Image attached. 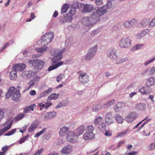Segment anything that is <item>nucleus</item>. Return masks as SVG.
I'll return each mask as SVG.
<instances>
[{"instance_id":"nucleus-1","label":"nucleus","mask_w":155,"mask_h":155,"mask_svg":"<svg viewBox=\"0 0 155 155\" xmlns=\"http://www.w3.org/2000/svg\"><path fill=\"white\" fill-rule=\"evenodd\" d=\"M54 37V34L53 32H48L42 36L41 39V44L45 47L37 48H35L36 51L40 53H43L46 51L48 48L46 46L51 42Z\"/></svg>"},{"instance_id":"nucleus-29","label":"nucleus","mask_w":155,"mask_h":155,"mask_svg":"<svg viewBox=\"0 0 155 155\" xmlns=\"http://www.w3.org/2000/svg\"><path fill=\"white\" fill-rule=\"evenodd\" d=\"M10 77L11 80H15L17 77L16 71H15L13 70V71L10 73Z\"/></svg>"},{"instance_id":"nucleus-50","label":"nucleus","mask_w":155,"mask_h":155,"mask_svg":"<svg viewBox=\"0 0 155 155\" xmlns=\"http://www.w3.org/2000/svg\"><path fill=\"white\" fill-rule=\"evenodd\" d=\"M155 145L154 143H151L148 147V148L149 150H152L154 149Z\"/></svg>"},{"instance_id":"nucleus-49","label":"nucleus","mask_w":155,"mask_h":155,"mask_svg":"<svg viewBox=\"0 0 155 155\" xmlns=\"http://www.w3.org/2000/svg\"><path fill=\"white\" fill-rule=\"evenodd\" d=\"M64 74H60L59 76L57 77V81L58 82H59L61 79L64 78Z\"/></svg>"},{"instance_id":"nucleus-60","label":"nucleus","mask_w":155,"mask_h":155,"mask_svg":"<svg viewBox=\"0 0 155 155\" xmlns=\"http://www.w3.org/2000/svg\"><path fill=\"white\" fill-rule=\"evenodd\" d=\"M129 22L130 23V26L131 27L136 22V20L135 19H133L130 21H129Z\"/></svg>"},{"instance_id":"nucleus-43","label":"nucleus","mask_w":155,"mask_h":155,"mask_svg":"<svg viewBox=\"0 0 155 155\" xmlns=\"http://www.w3.org/2000/svg\"><path fill=\"white\" fill-rule=\"evenodd\" d=\"M29 72L28 71H26L23 72L22 73V76L25 78H29Z\"/></svg>"},{"instance_id":"nucleus-48","label":"nucleus","mask_w":155,"mask_h":155,"mask_svg":"<svg viewBox=\"0 0 155 155\" xmlns=\"http://www.w3.org/2000/svg\"><path fill=\"white\" fill-rule=\"evenodd\" d=\"M155 59V57L152 58L151 59L148 60L147 61H146L144 64L145 65L147 66L148 65V64L151 63Z\"/></svg>"},{"instance_id":"nucleus-13","label":"nucleus","mask_w":155,"mask_h":155,"mask_svg":"<svg viewBox=\"0 0 155 155\" xmlns=\"http://www.w3.org/2000/svg\"><path fill=\"white\" fill-rule=\"evenodd\" d=\"M113 117L111 112H107L105 115V121L108 124H110L114 123Z\"/></svg>"},{"instance_id":"nucleus-28","label":"nucleus","mask_w":155,"mask_h":155,"mask_svg":"<svg viewBox=\"0 0 155 155\" xmlns=\"http://www.w3.org/2000/svg\"><path fill=\"white\" fill-rule=\"evenodd\" d=\"M59 94H58L53 93L48 97V100H56L59 97Z\"/></svg>"},{"instance_id":"nucleus-5","label":"nucleus","mask_w":155,"mask_h":155,"mask_svg":"<svg viewBox=\"0 0 155 155\" xmlns=\"http://www.w3.org/2000/svg\"><path fill=\"white\" fill-rule=\"evenodd\" d=\"M119 46L122 48H127L131 46V40L128 37L122 38L119 41Z\"/></svg>"},{"instance_id":"nucleus-17","label":"nucleus","mask_w":155,"mask_h":155,"mask_svg":"<svg viewBox=\"0 0 155 155\" xmlns=\"http://www.w3.org/2000/svg\"><path fill=\"white\" fill-rule=\"evenodd\" d=\"M72 149V146L70 145H68L62 148L61 153L63 154L68 155L71 152Z\"/></svg>"},{"instance_id":"nucleus-63","label":"nucleus","mask_w":155,"mask_h":155,"mask_svg":"<svg viewBox=\"0 0 155 155\" xmlns=\"http://www.w3.org/2000/svg\"><path fill=\"white\" fill-rule=\"evenodd\" d=\"M52 91L53 89L51 88H49L47 90H46L45 91V92H46L47 94L48 95Z\"/></svg>"},{"instance_id":"nucleus-10","label":"nucleus","mask_w":155,"mask_h":155,"mask_svg":"<svg viewBox=\"0 0 155 155\" xmlns=\"http://www.w3.org/2000/svg\"><path fill=\"white\" fill-rule=\"evenodd\" d=\"M78 79L80 82L83 84H85L89 81V77L86 73H81Z\"/></svg>"},{"instance_id":"nucleus-32","label":"nucleus","mask_w":155,"mask_h":155,"mask_svg":"<svg viewBox=\"0 0 155 155\" xmlns=\"http://www.w3.org/2000/svg\"><path fill=\"white\" fill-rule=\"evenodd\" d=\"M128 60V58L127 57L122 58H119L117 60L116 63L117 64H120L126 62Z\"/></svg>"},{"instance_id":"nucleus-16","label":"nucleus","mask_w":155,"mask_h":155,"mask_svg":"<svg viewBox=\"0 0 155 155\" xmlns=\"http://www.w3.org/2000/svg\"><path fill=\"white\" fill-rule=\"evenodd\" d=\"M70 131L68 127L64 126L60 129L59 132V135L61 137L64 136L66 135Z\"/></svg>"},{"instance_id":"nucleus-22","label":"nucleus","mask_w":155,"mask_h":155,"mask_svg":"<svg viewBox=\"0 0 155 155\" xmlns=\"http://www.w3.org/2000/svg\"><path fill=\"white\" fill-rule=\"evenodd\" d=\"M155 79L154 77L150 78L146 82V84L148 86H151L154 85Z\"/></svg>"},{"instance_id":"nucleus-7","label":"nucleus","mask_w":155,"mask_h":155,"mask_svg":"<svg viewBox=\"0 0 155 155\" xmlns=\"http://www.w3.org/2000/svg\"><path fill=\"white\" fill-rule=\"evenodd\" d=\"M107 56L112 60H115L117 58L118 55L116 50L114 48H110L107 51Z\"/></svg>"},{"instance_id":"nucleus-47","label":"nucleus","mask_w":155,"mask_h":155,"mask_svg":"<svg viewBox=\"0 0 155 155\" xmlns=\"http://www.w3.org/2000/svg\"><path fill=\"white\" fill-rule=\"evenodd\" d=\"M29 137V134H27V135L23 137L22 139H21L19 141V143L20 144H21L24 143L25 140L26 139L28 138Z\"/></svg>"},{"instance_id":"nucleus-59","label":"nucleus","mask_w":155,"mask_h":155,"mask_svg":"<svg viewBox=\"0 0 155 155\" xmlns=\"http://www.w3.org/2000/svg\"><path fill=\"white\" fill-rule=\"evenodd\" d=\"M35 81L34 80H31L28 83L29 87L33 86L35 84Z\"/></svg>"},{"instance_id":"nucleus-35","label":"nucleus","mask_w":155,"mask_h":155,"mask_svg":"<svg viewBox=\"0 0 155 155\" xmlns=\"http://www.w3.org/2000/svg\"><path fill=\"white\" fill-rule=\"evenodd\" d=\"M12 123L13 121H11L10 123L7 125V126L1 129L3 132V133L7 131L11 128Z\"/></svg>"},{"instance_id":"nucleus-55","label":"nucleus","mask_w":155,"mask_h":155,"mask_svg":"<svg viewBox=\"0 0 155 155\" xmlns=\"http://www.w3.org/2000/svg\"><path fill=\"white\" fill-rule=\"evenodd\" d=\"M139 91L142 94H146L145 88L144 87H142L140 89H139Z\"/></svg>"},{"instance_id":"nucleus-15","label":"nucleus","mask_w":155,"mask_h":155,"mask_svg":"<svg viewBox=\"0 0 155 155\" xmlns=\"http://www.w3.org/2000/svg\"><path fill=\"white\" fill-rule=\"evenodd\" d=\"M85 127L84 125H81L77 128L76 129L73 131L74 134V135L78 137L82 134L84 130Z\"/></svg>"},{"instance_id":"nucleus-58","label":"nucleus","mask_w":155,"mask_h":155,"mask_svg":"<svg viewBox=\"0 0 155 155\" xmlns=\"http://www.w3.org/2000/svg\"><path fill=\"white\" fill-rule=\"evenodd\" d=\"M9 148V146H6L2 147V150L3 151L2 152H4V153H5Z\"/></svg>"},{"instance_id":"nucleus-37","label":"nucleus","mask_w":155,"mask_h":155,"mask_svg":"<svg viewBox=\"0 0 155 155\" xmlns=\"http://www.w3.org/2000/svg\"><path fill=\"white\" fill-rule=\"evenodd\" d=\"M144 87L145 88L146 94H149L151 92L152 89L150 87L148 86L146 84L145 86Z\"/></svg>"},{"instance_id":"nucleus-57","label":"nucleus","mask_w":155,"mask_h":155,"mask_svg":"<svg viewBox=\"0 0 155 155\" xmlns=\"http://www.w3.org/2000/svg\"><path fill=\"white\" fill-rule=\"evenodd\" d=\"M24 116V114H21L18 115L17 117L16 118L15 120H19L23 118Z\"/></svg>"},{"instance_id":"nucleus-8","label":"nucleus","mask_w":155,"mask_h":155,"mask_svg":"<svg viewBox=\"0 0 155 155\" xmlns=\"http://www.w3.org/2000/svg\"><path fill=\"white\" fill-rule=\"evenodd\" d=\"M80 10H82L84 12H92L93 9V7L92 5L91 4H84L80 3Z\"/></svg>"},{"instance_id":"nucleus-14","label":"nucleus","mask_w":155,"mask_h":155,"mask_svg":"<svg viewBox=\"0 0 155 155\" xmlns=\"http://www.w3.org/2000/svg\"><path fill=\"white\" fill-rule=\"evenodd\" d=\"M56 114L55 112L53 111L47 113L46 114H43L42 116L46 120L53 118L55 117Z\"/></svg>"},{"instance_id":"nucleus-38","label":"nucleus","mask_w":155,"mask_h":155,"mask_svg":"<svg viewBox=\"0 0 155 155\" xmlns=\"http://www.w3.org/2000/svg\"><path fill=\"white\" fill-rule=\"evenodd\" d=\"M143 46V44H137L132 48V50L134 51L137 49L142 48Z\"/></svg>"},{"instance_id":"nucleus-45","label":"nucleus","mask_w":155,"mask_h":155,"mask_svg":"<svg viewBox=\"0 0 155 155\" xmlns=\"http://www.w3.org/2000/svg\"><path fill=\"white\" fill-rule=\"evenodd\" d=\"M155 26V17L150 22L148 25L149 27H152Z\"/></svg>"},{"instance_id":"nucleus-39","label":"nucleus","mask_w":155,"mask_h":155,"mask_svg":"<svg viewBox=\"0 0 155 155\" xmlns=\"http://www.w3.org/2000/svg\"><path fill=\"white\" fill-rule=\"evenodd\" d=\"M94 129L93 126L92 125H90L87 126V132L93 133Z\"/></svg>"},{"instance_id":"nucleus-21","label":"nucleus","mask_w":155,"mask_h":155,"mask_svg":"<svg viewBox=\"0 0 155 155\" xmlns=\"http://www.w3.org/2000/svg\"><path fill=\"white\" fill-rule=\"evenodd\" d=\"M15 88L14 87H10L8 90L7 93L5 94V96L7 98L10 97L15 92Z\"/></svg>"},{"instance_id":"nucleus-9","label":"nucleus","mask_w":155,"mask_h":155,"mask_svg":"<svg viewBox=\"0 0 155 155\" xmlns=\"http://www.w3.org/2000/svg\"><path fill=\"white\" fill-rule=\"evenodd\" d=\"M81 22L83 25L89 28L93 26L92 22L89 17H83L81 19Z\"/></svg>"},{"instance_id":"nucleus-61","label":"nucleus","mask_w":155,"mask_h":155,"mask_svg":"<svg viewBox=\"0 0 155 155\" xmlns=\"http://www.w3.org/2000/svg\"><path fill=\"white\" fill-rule=\"evenodd\" d=\"M65 105H63V103L62 102L59 103L55 107V108L58 109V108H60L62 106H65Z\"/></svg>"},{"instance_id":"nucleus-53","label":"nucleus","mask_w":155,"mask_h":155,"mask_svg":"<svg viewBox=\"0 0 155 155\" xmlns=\"http://www.w3.org/2000/svg\"><path fill=\"white\" fill-rule=\"evenodd\" d=\"M29 78L31 77H34L35 74H36L37 73V72H36L35 71H29Z\"/></svg>"},{"instance_id":"nucleus-18","label":"nucleus","mask_w":155,"mask_h":155,"mask_svg":"<svg viewBox=\"0 0 155 155\" xmlns=\"http://www.w3.org/2000/svg\"><path fill=\"white\" fill-rule=\"evenodd\" d=\"M74 134L72 131H70L66 135V137L67 140L69 142L72 143L75 142V140L73 138L74 137H76L74 135Z\"/></svg>"},{"instance_id":"nucleus-4","label":"nucleus","mask_w":155,"mask_h":155,"mask_svg":"<svg viewBox=\"0 0 155 155\" xmlns=\"http://www.w3.org/2000/svg\"><path fill=\"white\" fill-rule=\"evenodd\" d=\"M28 63L31 64L35 69L39 72L43 67L45 62L41 59L37 58L29 60Z\"/></svg>"},{"instance_id":"nucleus-30","label":"nucleus","mask_w":155,"mask_h":155,"mask_svg":"<svg viewBox=\"0 0 155 155\" xmlns=\"http://www.w3.org/2000/svg\"><path fill=\"white\" fill-rule=\"evenodd\" d=\"M136 107L139 110L143 111L145 109L146 106L144 104L140 103L137 105Z\"/></svg>"},{"instance_id":"nucleus-20","label":"nucleus","mask_w":155,"mask_h":155,"mask_svg":"<svg viewBox=\"0 0 155 155\" xmlns=\"http://www.w3.org/2000/svg\"><path fill=\"white\" fill-rule=\"evenodd\" d=\"M95 137V135L93 133L86 132L84 134V139L85 140H91Z\"/></svg>"},{"instance_id":"nucleus-42","label":"nucleus","mask_w":155,"mask_h":155,"mask_svg":"<svg viewBox=\"0 0 155 155\" xmlns=\"http://www.w3.org/2000/svg\"><path fill=\"white\" fill-rule=\"evenodd\" d=\"M46 130V128H44L43 129L41 130L40 132L37 133L34 136V137H38L41 135Z\"/></svg>"},{"instance_id":"nucleus-3","label":"nucleus","mask_w":155,"mask_h":155,"mask_svg":"<svg viewBox=\"0 0 155 155\" xmlns=\"http://www.w3.org/2000/svg\"><path fill=\"white\" fill-rule=\"evenodd\" d=\"M108 8L107 5L102 7L96 8L92 11V14L91 15V18L95 21H98L99 18L107 12Z\"/></svg>"},{"instance_id":"nucleus-27","label":"nucleus","mask_w":155,"mask_h":155,"mask_svg":"<svg viewBox=\"0 0 155 155\" xmlns=\"http://www.w3.org/2000/svg\"><path fill=\"white\" fill-rule=\"evenodd\" d=\"M73 19V18L71 15L68 16L64 17L63 20L61 21V20L59 21L60 22H62L65 23V22L69 23Z\"/></svg>"},{"instance_id":"nucleus-2","label":"nucleus","mask_w":155,"mask_h":155,"mask_svg":"<svg viewBox=\"0 0 155 155\" xmlns=\"http://www.w3.org/2000/svg\"><path fill=\"white\" fill-rule=\"evenodd\" d=\"M63 51L56 49L52 53V55L54 56V58L51 59V63L52 65L48 67V71H51L57 68L56 64L61 60L62 57V53Z\"/></svg>"},{"instance_id":"nucleus-25","label":"nucleus","mask_w":155,"mask_h":155,"mask_svg":"<svg viewBox=\"0 0 155 155\" xmlns=\"http://www.w3.org/2000/svg\"><path fill=\"white\" fill-rule=\"evenodd\" d=\"M114 118L117 123L121 124L123 123V119L120 115L116 114L114 116Z\"/></svg>"},{"instance_id":"nucleus-62","label":"nucleus","mask_w":155,"mask_h":155,"mask_svg":"<svg viewBox=\"0 0 155 155\" xmlns=\"http://www.w3.org/2000/svg\"><path fill=\"white\" fill-rule=\"evenodd\" d=\"M43 150V148H41L33 155H40Z\"/></svg>"},{"instance_id":"nucleus-52","label":"nucleus","mask_w":155,"mask_h":155,"mask_svg":"<svg viewBox=\"0 0 155 155\" xmlns=\"http://www.w3.org/2000/svg\"><path fill=\"white\" fill-rule=\"evenodd\" d=\"M146 74L148 75V68H146L145 69L142 71L140 73V74L142 76H143Z\"/></svg>"},{"instance_id":"nucleus-36","label":"nucleus","mask_w":155,"mask_h":155,"mask_svg":"<svg viewBox=\"0 0 155 155\" xmlns=\"http://www.w3.org/2000/svg\"><path fill=\"white\" fill-rule=\"evenodd\" d=\"M122 108V104L120 102L118 103L115 106L114 109L116 112H118Z\"/></svg>"},{"instance_id":"nucleus-26","label":"nucleus","mask_w":155,"mask_h":155,"mask_svg":"<svg viewBox=\"0 0 155 155\" xmlns=\"http://www.w3.org/2000/svg\"><path fill=\"white\" fill-rule=\"evenodd\" d=\"M36 105L35 104H33V105H31L25 107L24 109L23 113H27L28 111H30V110L31 111H33L34 110V107Z\"/></svg>"},{"instance_id":"nucleus-11","label":"nucleus","mask_w":155,"mask_h":155,"mask_svg":"<svg viewBox=\"0 0 155 155\" xmlns=\"http://www.w3.org/2000/svg\"><path fill=\"white\" fill-rule=\"evenodd\" d=\"M80 2H74L73 5L70 8L69 12L72 15H74L76 12V9L78 8L80 10V7L79 6Z\"/></svg>"},{"instance_id":"nucleus-19","label":"nucleus","mask_w":155,"mask_h":155,"mask_svg":"<svg viewBox=\"0 0 155 155\" xmlns=\"http://www.w3.org/2000/svg\"><path fill=\"white\" fill-rule=\"evenodd\" d=\"M20 97L21 94L20 93V91L15 90L13 94L12 99L16 101H19Z\"/></svg>"},{"instance_id":"nucleus-44","label":"nucleus","mask_w":155,"mask_h":155,"mask_svg":"<svg viewBox=\"0 0 155 155\" xmlns=\"http://www.w3.org/2000/svg\"><path fill=\"white\" fill-rule=\"evenodd\" d=\"M102 119V118L100 117H98L97 118L95 119L94 120V124L95 125H97L101 121Z\"/></svg>"},{"instance_id":"nucleus-41","label":"nucleus","mask_w":155,"mask_h":155,"mask_svg":"<svg viewBox=\"0 0 155 155\" xmlns=\"http://www.w3.org/2000/svg\"><path fill=\"white\" fill-rule=\"evenodd\" d=\"M128 130H125L123 132H119L117 134V137H122L125 135L128 132Z\"/></svg>"},{"instance_id":"nucleus-54","label":"nucleus","mask_w":155,"mask_h":155,"mask_svg":"<svg viewBox=\"0 0 155 155\" xmlns=\"http://www.w3.org/2000/svg\"><path fill=\"white\" fill-rule=\"evenodd\" d=\"M5 112L3 110L0 109V121L4 116Z\"/></svg>"},{"instance_id":"nucleus-33","label":"nucleus","mask_w":155,"mask_h":155,"mask_svg":"<svg viewBox=\"0 0 155 155\" xmlns=\"http://www.w3.org/2000/svg\"><path fill=\"white\" fill-rule=\"evenodd\" d=\"M115 104V101L114 99L108 102L107 103L104 105V107L106 108L107 107H109L114 105Z\"/></svg>"},{"instance_id":"nucleus-34","label":"nucleus","mask_w":155,"mask_h":155,"mask_svg":"<svg viewBox=\"0 0 155 155\" xmlns=\"http://www.w3.org/2000/svg\"><path fill=\"white\" fill-rule=\"evenodd\" d=\"M148 75H152L155 73V68L154 67H152L150 68H148Z\"/></svg>"},{"instance_id":"nucleus-51","label":"nucleus","mask_w":155,"mask_h":155,"mask_svg":"<svg viewBox=\"0 0 155 155\" xmlns=\"http://www.w3.org/2000/svg\"><path fill=\"white\" fill-rule=\"evenodd\" d=\"M123 25L124 27L126 28H129L131 27L129 21H125Z\"/></svg>"},{"instance_id":"nucleus-31","label":"nucleus","mask_w":155,"mask_h":155,"mask_svg":"<svg viewBox=\"0 0 155 155\" xmlns=\"http://www.w3.org/2000/svg\"><path fill=\"white\" fill-rule=\"evenodd\" d=\"M37 125L35 123H32L28 129V132L29 133L31 132L37 127Z\"/></svg>"},{"instance_id":"nucleus-12","label":"nucleus","mask_w":155,"mask_h":155,"mask_svg":"<svg viewBox=\"0 0 155 155\" xmlns=\"http://www.w3.org/2000/svg\"><path fill=\"white\" fill-rule=\"evenodd\" d=\"M25 67V64L24 63H20L17 64L14 66L12 67V68L13 70L15 71L16 72L22 71L24 70Z\"/></svg>"},{"instance_id":"nucleus-24","label":"nucleus","mask_w":155,"mask_h":155,"mask_svg":"<svg viewBox=\"0 0 155 155\" xmlns=\"http://www.w3.org/2000/svg\"><path fill=\"white\" fill-rule=\"evenodd\" d=\"M69 8V5L67 3L64 4L62 7L61 13L63 14L66 13Z\"/></svg>"},{"instance_id":"nucleus-46","label":"nucleus","mask_w":155,"mask_h":155,"mask_svg":"<svg viewBox=\"0 0 155 155\" xmlns=\"http://www.w3.org/2000/svg\"><path fill=\"white\" fill-rule=\"evenodd\" d=\"M128 116V117L130 118L133 120L135 119L136 117V114L134 112L131 113Z\"/></svg>"},{"instance_id":"nucleus-6","label":"nucleus","mask_w":155,"mask_h":155,"mask_svg":"<svg viewBox=\"0 0 155 155\" xmlns=\"http://www.w3.org/2000/svg\"><path fill=\"white\" fill-rule=\"evenodd\" d=\"M97 45L90 48L84 57V59L87 61H90L93 59L97 52Z\"/></svg>"},{"instance_id":"nucleus-56","label":"nucleus","mask_w":155,"mask_h":155,"mask_svg":"<svg viewBox=\"0 0 155 155\" xmlns=\"http://www.w3.org/2000/svg\"><path fill=\"white\" fill-rule=\"evenodd\" d=\"M95 2L96 5L98 6L100 5L103 4L102 0H95Z\"/></svg>"},{"instance_id":"nucleus-40","label":"nucleus","mask_w":155,"mask_h":155,"mask_svg":"<svg viewBox=\"0 0 155 155\" xmlns=\"http://www.w3.org/2000/svg\"><path fill=\"white\" fill-rule=\"evenodd\" d=\"M16 130V129H13L10 130V131L8 132L7 133L4 134V135L5 136H9L13 134L15 132Z\"/></svg>"},{"instance_id":"nucleus-64","label":"nucleus","mask_w":155,"mask_h":155,"mask_svg":"<svg viewBox=\"0 0 155 155\" xmlns=\"http://www.w3.org/2000/svg\"><path fill=\"white\" fill-rule=\"evenodd\" d=\"M142 34V33L141 32L140 33L137 34L136 35V37L137 39H139L142 37H143L144 36Z\"/></svg>"},{"instance_id":"nucleus-23","label":"nucleus","mask_w":155,"mask_h":155,"mask_svg":"<svg viewBox=\"0 0 155 155\" xmlns=\"http://www.w3.org/2000/svg\"><path fill=\"white\" fill-rule=\"evenodd\" d=\"M98 128L101 132H103L106 129L107 127L105 123L101 122L99 124Z\"/></svg>"}]
</instances>
